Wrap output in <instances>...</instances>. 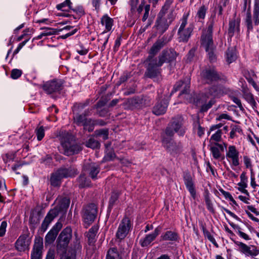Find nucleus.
Returning <instances> with one entry per match:
<instances>
[{
  "mask_svg": "<svg viewBox=\"0 0 259 259\" xmlns=\"http://www.w3.org/2000/svg\"><path fill=\"white\" fill-rule=\"evenodd\" d=\"M171 2L166 1L163 6L160 12L158 14L154 27L157 30V32L160 34H163L168 28L169 25L174 20L175 17L172 12H169L166 16L165 14L169 8Z\"/></svg>",
  "mask_w": 259,
  "mask_h": 259,
  "instance_id": "f257e3e1",
  "label": "nucleus"
},
{
  "mask_svg": "<svg viewBox=\"0 0 259 259\" xmlns=\"http://www.w3.org/2000/svg\"><path fill=\"white\" fill-rule=\"evenodd\" d=\"M144 63L146 68L145 77L155 79L161 76L162 69L160 67L162 65L156 57L149 55Z\"/></svg>",
  "mask_w": 259,
  "mask_h": 259,
  "instance_id": "f03ea898",
  "label": "nucleus"
},
{
  "mask_svg": "<svg viewBox=\"0 0 259 259\" xmlns=\"http://www.w3.org/2000/svg\"><path fill=\"white\" fill-rule=\"evenodd\" d=\"M61 143L64 149V154L69 156L77 154L82 148L80 145L76 144L71 136L67 132H62L60 134Z\"/></svg>",
  "mask_w": 259,
  "mask_h": 259,
  "instance_id": "7ed1b4c3",
  "label": "nucleus"
},
{
  "mask_svg": "<svg viewBox=\"0 0 259 259\" xmlns=\"http://www.w3.org/2000/svg\"><path fill=\"white\" fill-rule=\"evenodd\" d=\"M186 130V127L184 126L183 117L181 115H177L172 118L165 130L164 135L168 137H172L175 133H177L179 136L183 137L184 136Z\"/></svg>",
  "mask_w": 259,
  "mask_h": 259,
  "instance_id": "20e7f679",
  "label": "nucleus"
},
{
  "mask_svg": "<svg viewBox=\"0 0 259 259\" xmlns=\"http://www.w3.org/2000/svg\"><path fill=\"white\" fill-rule=\"evenodd\" d=\"M72 237V230L67 227L61 232L57 240V251L58 253L66 252V248Z\"/></svg>",
  "mask_w": 259,
  "mask_h": 259,
  "instance_id": "39448f33",
  "label": "nucleus"
},
{
  "mask_svg": "<svg viewBox=\"0 0 259 259\" xmlns=\"http://www.w3.org/2000/svg\"><path fill=\"white\" fill-rule=\"evenodd\" d=\"M215 15L212 17L206 29L202 30L200 37L201 45L204 48L214 46L212 39L213 28L215 23Z\"/></svg>",
  "mask_w": 259,
  "mask_h": 259,
  "instance_id": "423d86ee",
  "label": "nucleus"
},
{
  "mask_svg": "<svg viewBox=\"0 0 259 259\" xmlns=\"http://www.w3.org/2000/svg\"><path fill=\"white\" fill-rule=\"evenodd\" d=\"M162 143L163 147L171 154H178L182 151L183 146L181 142L177 143L165 135L162 136Z\"/></svg>",
  "mask_w": 259,
  "mask_h": 259,
  "instance_id": "0eeeda50",
  "label": "nucleus"
},
{
  "mask_svg": "<svg viewBox=\"0 0 259 259\" xmlns=\"http://www.w3.org/2000/svg\"><path fill=\"white\" fill-rule=\"evenodd\" d=\"M97 207L94 203H91L83 208L82 218L87 225L86 227H88L94 221L97 214Z\"/></svg>",
  "mask_w": 259,
  "mask_h": 259,
  "instance_id": "6e6552de",
  "label": "nucleus"
},
{
  "mask_svg": "<svg viewBox=\"0 0 259 259\" xmlns=\"http://www.w3.org/2000/svg\"><path fill=\"white\" fill-rule=\"evenodd\" d=\"M132 228L131 220L124 217L121 221L116 233V237L119 240L124 239Z\"/></svg>",
  "mask_w": 259,
  "mask_h": 259,
  "instance_id": "1a4fd4ad",
  "label": "nucleus"
},
{
  "mask_svg": "<svg viewBox=\"0 0 259 259\" xmlns=\"http://www.w3.org/2000/svg\"><path fill=\"white\" fill-rule=\"evenodd\" d=\"M202 81L205 83H212L221 79L220 74L213 68H207L200 73Z\"/></svg>",
  "mask_w": 259,
  "mask_h": 259,
  "instance_id": "9d476101",
  "label": "nucleus"
},
{
  "mask_svg": "<svg viewBox=\"0 0 259 259\" xmlns=\"http://www.w3.org/2000/svg\"><path fill=\"white\" fill-rule=\"evenodd\" d=\"M231 239L239 247V251L245 255L254 257L259 254V249L255 246H248L242 242L235 241L232 238Z\"/></svg>",
  "mask_w": 259,
  "mask_h": 259,
  "instance_id": "9b49d317",
  "label": "nucleus"
},
{
  "mask_svg": "<svg viewBox=\"0 0 259 259\" xmlns=\"http://www.w3.org/2000/svg\"><path fill=\"white\" fill-rule=\"evenodd\" d=\"M177 56L178 54L174 49H165L156 58L163 65L164 63H171L175 61Z\"/></svg>",
  "mask_w": 259,
  "mask_h": 259,
  "instance_id": "f8f14e48",
  "label": "nucleus"
},
{
  "mask_svg": "<svg viewBox=\"0 0 259 259\" xmlns=\"http://www.w3.org/2000/svg\"><path fill=\"white\" fill-rule=\"evenodd\" d=\"M63 83L61 80L53 79L46 82L42 88L48 94H52L62 90Z\"/></svg>",
  "mask_w": 259,
  "mask_h": 259,
  "instance_id": "ddd939ff",
  "label": "nucleus"
},
{
  "mask_svg": "<svg viewBox=\"0 0 259 259\" xmlns=\"http://www.w3.org/2000/svg\"><path fill=\"white\" fill-rule=\"evenodd\" d=\"M43 242L42 238L36 239L31 253V259H42Z\"/></svg>",
  "mask_w": 259,
  "mask_h": 259,
  "instance_id": "4468645a",
  "label": "nucleus"
},
{
  "mask_svg": "<svg viewBox=\"0 0 259 259\" xmlns=\"http://www.w3.org/2000/svg\"><path fill=\"white\" fill-rule=\"evenodd\" d=\"M62 228V224L60 222H57L46 235L45 243L48 244L53 243Z\"/></svg>",
  "mask_w": 259,
  "mask_h": 259,
  "instance_id": "2eb2a0df",
  "label": "nucleus"
},
{
  "mask_svg": "<svg viewBox=\"0 0 259 259\" xmlns=\"http://www.w3.org/2000/svg\"><path fill=\"white\" fill-rule=\"evenodd\" d=\"M239 152L235 146H229L226 152V157L231 160L232 164L235 166L239 165Z\"/></svg>",
  "mask_w": 259,
  "mask_h": 259,
  "instance_id": "dca6fc26",
  "label": "nucleus"
},
{
  "mask_svg": "<svg viewBox=\"0 0 259 259\" xmlns=\"http://www.w3.org/2000/svg\"><path fill=\"white\" fill-rule=\"evenodd\" d=\"M58 215V212L56 209H52L48 212L41 225V230L43 232L47 230L51 223Z\"/></svg>",
  "mask_w": 259,
  "mask_h": 259,
  "instance_id": "f3484780",
  "label": "nucleus"
},
{
  "mask_svg": "<svg viewBox=\"0 0 259 259\" xmlns=\"http://www.w3.org/2000/svg\"><path fill=\"white\" fill-rule=\"evenodd\" d=\"M168 106V102L166 99L158 101L153 107L152 112L156 115H160L165 113Z\"/></svg>",
  "mask_w": 259,
  "mask_h": 259,
  "instance_id": "a211bd4d",
  "label": "nucleus"
},
{
  "mask_svg": "<svg viewBox=\"0 0 259 259\" xmlns=\"http://www.w3.org/2000/svg\"><path fill=\"white\" fill-rule=\"evenodd\" d=\"M193 28L191 25H189L186 29H178V35L179 42H186L189 39Z\"/></svg>",
  "mask_w": 259,
  "mask_h": 259,
  "instance_id": "6ab92c4d",
  "label": "nucleus"
},
{
  "mask_svg": "<svg viewBox=\"0 0 259 259\" xmlns=\"http://www.w3.org/2000/svg\"><path fill=\"white\" fill-rule=\"evenodd\" d=\"M62 178L73 177L77 174V169L73 166L62 167L57 170Z\"/></svg>",
  "mask_w": 259,
  "mask_h": 259,
  "instance_id": "aec40b11",
  "label": "nucleus"
},
{
  "mask_svg": "<svg viewBox=\"0 0 259 259\" xmlns=\"http://www.w3.org/2000/svg\"><path fill=\"white\" fill-rule=\"evenodd\" d=\"M240 19H233L229 22L228 33L230 36H233L235 33H238L240 31Z\"/></svg>",
  "mask_w": 259,
  "mask_h": 259,
  "instance_id": "412c9836",
  "label": "nucleus"
},
{
  "mask_svg": "<svg viewBox=\"0 0 259 259\" xmlns=\"http://www.w3.org/2000/svg\"><path fill=\"white\" fill-rule=\"evenodd\" d=\"M184 179L187 189L188 190L193 198L195 199L196 196V191L190 175L189 174H186L184 177Z\"/></svg>",
  "mask_w": 259,
  "mask_h": 259,
  "instance_id": "4be33fe9",
  "label": "nucleus"
},
{
  "mask_svg": "<svg viewBox=\"0 0 259 259\" xmlns=\"http://www.w3.org/2000/svg\"><path fill=\"white\" fill-rule=\"evenodd\" d=\"M159 233L160 229L158 228H156L153 233L146 235L144 239L140 240V243L141 246L142 247L147 246L156 238Z\"/></svg>",
  "mask_w": 259,
  "mask_h": 259,
  "instance_id": "5701e85b",
  "label": "nucleus"
},
{
  "mask_svg": "<svg viewBox=\"0 0 259 259\" xmlns=\"http://www.w3.org/2000/svg\"><path fill=\"white\" fill-rule=\"evenodd\" d=\"M16 248L19 251H24L27 250L30 244L25 236H20L16 242Z\"/></svg>",
  "mask_w": 259,
  "mask_h": 259,
  "instance_id": "b1692460",
  "label": "nucleus"
},
{
  "mask_svg": "<svg viewBox=\"0 0 259 259\" xmlns=\"http://www.w3.org/2000/svg\"><path fill=\"white\" fill-rule=\"evenodd\" d=\"M165 39L162 37L157 39L151 48L149 54V55L154 56L158 53V52L165 45Z\"/></svg>",
  "mask_w": 259,
  "mask_h": 259,
  "instance_id": "393cba45",
  "label": "nucleus"
},
{
  "mask_svg": "<svg viewBox=\"0 0 259 259\" xmlns=\"http://www.w3.org/2000/svg\"><path fill=\"white\" fill-rule=\"evenodd\" d=\"M81 246L77 241L73 247L69 250L67 254H63L60 259H75L77 251H80Z\"/></svg>",
  "mask_w": 259,
  "mask_h": 259,
  "instance_id": "a878e982",
  "label": "nucleus"
},
{
  "mask_svg": "<svg viewBox=\"0 0 259 259\" xmlns=\"http://www.w3.org/2000/svg\"><path fill=\"white\" fill-rule=\"evenodd\" d=\"M221 92V90L219 86L216 85H212L205 89L204 95L207 98L211 97H216L219 95Z\"/></svg>",
  "mask_w": 259,
  "mask_h": 259,
  "instance_id": "bb28decb",
  "label": "nucleus"
},
{
  "mask_svg": "<svg viewBox=\"0 0 259 259\" xmlns=\"http://www.w3.org/2000/svg\"><path fill=\"white\" fill-rule=\"evenodd\" d=\"M86 170L88 171L89 176L93 180L97 179V176L99 173L100 168L98 164L92 163L87 166Z\"/></svg>",
  "mask_w": 259,
  "mask_h": 259,
  "instance_id": "cd10ccee",
  "label": "nucleus"
},
{
  "mask_svg": "<svg viewBox=\"0 0 259 259\" xmlns=\"http://www.w3.org/2000/svg\"><path fill=\"white\" fill-rule=\"evenodd\" d=\"M70 199L67 197H63L59 201L58 204L54 208L60 212L66 211L70 204Z\"/></svg>",
  "mask_w": 259,
  "mask_h": 259,
  "instance_id": "c85d7f7f",
  "label": "nucleus"
},
{
  "mask_svg": "<svg viewBox=\"0 0 259 259\" xmlns=\"http://www.w3.org/2000/svg\"><path fill=\"white\" fill-rule=\"evenodd\" d=\"M106 259H122V258L121 253L116 247H111L107 252Z\"/></svg>",
  "mask_w": 259,
  "mask_h": 259,
  "instance_id": "c756f323",
  "label": "nucleus"
},
{
  "mask_svg": "<svg viewBox=\"0 0 259 259\" xmlns=\"http://www.w3.org/2000/svg\"><path fill=\"white\" fill-rule=\"evenodd\" d=\"M101 23L103 26H105L106 32H107L111 30L113 25V20L107 15H105L101 18Z\"/></svg>",
  "mask_w": 259,
  "mask_h": 259,
  "instance_id": "7c9ffc66",
  "label": "nucleus"
},
{
  "mask_svg": "<svg viewBox=\"0 0 259 259\" xmlns=\"http://www.w3.org/2000/svg\"><path fill=\"white\" fill-rule=\"evenodd\" d=\"M187 79V82L185 83H184V82L182 81L177 82L174 87L175 91L176 92L178 91L180 88L184 84V89L182 90L181 94H187L188 93V90L190 88V79L189 77H188Z\"/></svg>",
  "mask_w": 259,
  "mask_h": 259,
  "instance_id": "2f4dec72",
  "label": "nucleus"
},
{
  "mask_svg": "<svg viewBox=\"0 0 259 259\" xmlns=\"http://www.w3.org/2000/svg\"><path fill=\"white\" fill-rule=\"evenodd\" d=\"M78 187L80 188L89 187L91 186V182L84 174H81L77 180Z\"/></svg>",
  "mask_w": 259,
  "mask_h": 259,
  "instance_id": "473e14b6",
  "label": "nucleus"
},
{
  "mask_svg": "<svg viewBox=\"0 0 259 259\" xmlns=\"http://www.w3.org/2000/svg\"><path fill=\"white\" fill-rule=\"evenodd\" d=\"M161 238L164 241H176L178 238V235L174 231H167L161 236Z\"/></svg>",
  "mask_w": 259,
  "mask_h": 259,
  "instance_id": "72a5a7b5",
  "label": "nucleus"
},
{
  "mask_svg": "<svg viewBox=\"0 0 259 259\" xmlns=\"http://www.w3.org/2000/svg\"><path fill=\"white\" fill-rule=\"evenodd\" d=\"M252 20L255 25L259 24V0H254Z\"/></svg>",
  "mask_w": 259,
  "mask_h": 259,
  "instance_id": "f704fd0d",
  "label": "nucleus"
},
{
  "mask_svg": "<svg viewBox=\"0 0 259 259\" xmlns=\"http://www.w3.org/2000/svg\"><path fill=\"white\" fill-rule=\"evenodd\" d=\"M241 181L238 184V185L240 187L238 190L243 193L248 194L247 191L245 189L247 187V178L245 175V173L242 172L240 175Z\"/></svg>",
  "mask_w": 259,
  "mask_h": 259,
  "instance_id": "c9c22d12",
  "label": "nucleus"
},
{
  "mask_svg": "<svg viewBox=\"0 0 259 259\" xmlns=\"http://www.w3.org/2000/svg\"><path fill=\"white\" fill-rule=\"evenodd\" d=\"M98 230V227L96 226H93L89 231L87 235L88 241L90 245L93 244L95 242V237Z\"/></svg>",
  "mask_w": 259,
  "mask_h": 259,
  "instance_id": "e433bc0d",
  "label": "nucleus"
},
{
  "mask_svg": "<svg viewBox=\"0 0 259 259\" xmlns=\"http://www.w3.org/2000/svg\"><path fill=\"white\" fill-rule=\"evenodd\" d=\"M245 24L247 27L248 32H249L253 30V24L250 6H249L247 10L246 15L245 18Z\"/></svg>",
  "mask_w": 259,
  "mask_h": 259,
  "instance_id": "4c0bfd02",
  "label": "nucleus"
},
{
  "mask_svg": "<svg viewBox=\"0 0 259 259\" xmlns=\"http://www.w3.org/2000/svg\"><path fill=\"white\" fill-rule=\"evenodd\" d=\"M143 99L140 97L133 98L128 100V104L133 108H142L143 106Z\"/></svg>",
  "mask_w": 259,
  "mask_h": 259,
  "instance_id": "58836bf2",
  "label": "nucleus"
},
{
  "mask_svg": "<svg viewBox=\"0 0 259 259\" xmlns=\"http://www.w3.org/2000/svg\"><path fill=\"white\" fill-rule=\"evenodd\" d=\"M90 100L87 99L84 102L75 103L72 107L73 113H79L80 111L90 104Z\"/></svg>",
  "mask_w": 259,
  "mask_h": 259,
  "instance_id": "ea45409f",
  "label": "nucleus"
},
{
  "mask_svg": "<svg viewBox=\"0 0 259 259\" xmlns=\"http://www.w3.org/2000/svg\"><path fill=\"white\" fill-rule=\"evenodd\" d=\"M237 58L236 51L233 48H229L226 52V60L229 64L234 61Z\"/></svg>",
  "mask_w": 259,
  "mask_h": 259,
  "instance_id": "a19ab883",
  "label": "nucleus"
},
{
  "mask_svg": "<svg viewBox=\"0 0 259 259\" xmlns=\"http://www.w3.org/2000/svg\"><path fill=\"white\" fill-rule=\"evenodd\" d=\"M215 49L214 46L205 48L208 58L210 62H214L217 60Z\"/></svg>",
  "mask_w": 259,
  "mask_h": 259,
  "instance_id": "79ce46f5",
  "label": "nucleus"
},
{
  "mask_svg": "<svg viewBox=\"0 0 259 259\" xmlns=\"http://www.w3.org/2000/svg\"><path fill=\"white\" fill-rule=\"evenodd\" d=\"M73 118L74 123L79 126L83 125L87 118L79 113H73Z\"/></svg>",
  "mask_w": 259,
  "mask_h": 259,
  "instance_id": "37998d69",
  "label": "nucleus"
},
{
  "mask_svg": "<svg viewBox=\"0 0 259 259\" xmlns=\"http://www.w3.org/2000/svg\"><path fill=\"white\" fill-rule=\"evenodd\" d=\"M63 178L61 177L60 175L58 174V172L57 170L54 173H53L51 175L50 179L51 185L53 186H59L60 184V181Z\"/></svg>",
  "mask_w": 259,
  "mask_h": 259,
  "instance_id": "c03bdc74",
  "label": "nucleus"
},
{
  "mask_svg": "<svg viewBox=\"0 0 259 259\" xmlns=\"http://www.w3.org/2000/svg\"><path fill=\"white\" fill-rule=\"evenodd\" d=\"M244 98L251 106L253 109L256 111L257 109V103L255 101L253 95L250 93H246L244 94Z\"/></svg>",
  "mask_w": 259,
  "mask_h": 259,
  "instance_id": "a18cd8bd",
  "label": "nucleus"
},
{
  "mask_svg": "<svg viewBox=\"0 0 259 259\" xmlns=\"http://www.w3.org/2000/svg\"><path fill=\"white\" fill-rule=\"evenodd\" d=\"M41 29H44V31L42 32L39 35H38L36 37L37 39H41L44 36L52 35L53 34H55L57 32V30L56 29L47 27L44 28H41Z\"/></svg>",
  "mask_w": 259,
  "mask_h": 259,
  "instance_id": "49530a36",
  "label": "nucleus"
},
{
  "mask_svg": "<svg viewBox=\"0 0 259 259\" xmlns=\"http://www.w3.org/2000/svg\"><path fill=\"white\" fill-rule=\"evenodd\" d=\"M106 33L107 32L104 31L99 35L98 40L102 44V47L101 48L102 51L105 49L106 45L109 37V34H107Z\"/></svg>",
  "mask_w": 259,
  "mask_h": 259,
  "instance_id": "de8ad7c7",
  "label": "nucleus"
},
{
  "mask_svg": "<svg viewBox=\"0 0 259 259\" xmlns=\"http://www.w3.org/2000/svg\"><path fill=\"white\" fill-rule=\"evenodd\" d=\"M207 10V7L205 5H202L199 8L196 16L198 21H201L205 18Z\"/></svg>",
  "mask_w": 259,
  "mask_h": 259,
  "instance_id": "09e8293b",
  "label": "nucleus"
},
{
  "mask_svg": "<svg viewBox=\"0 0 259 259\" xmlns=\"http://www.w3.org/2000/svg\"><path fill=\"white\" fill-rule=\"evenodd\" d=\"M95 125V120L91 118H87L83 126L84 129L88 130L89 132H91L94 130V126Z\"/></svg>",
  "mask_w": 259,
  "mask_h": 259,
  "instance_id": "8fccbe9b",
  "label": "nucleus"
},
{
  "mask_svg": "<svg viewBox=\"0 0 259 259\" xmlns=\"http://www.w3.org/2000/svg\"><path fill=\"white\" fill-rule=\"evenodd\" d=\"M230 225L234 229L237 230V233L240 237L245 240H249L250 239V238L247 234L241 231V228L238 225H235L234 224H231Z\"/></svg>",
  "mask_w": 259,
  "mask_h": 259,
  "instance_id": "3c124183",
  "label": "nucleus"
},
{
  "mask_svg": "<svg viewBox=\"0 0 259 259\" xmlns=\"http://www.w3.org/2000/svg\"><path fill=\"white\" fill-rule=\"evenodd\" d=\"M85 145L87 147L95 149L99 147L100 143L94 138H90L85 142Z\"/></svg>",
  "mask_w": 259,
  "mask_h": 259,
  "instance_id": "603ef678",
  "label": "nucleus"
},
{
  "mask_svg": "<svg viewBox=\"0 0 259 259\" xmlns=\"http://www.w3.org/2000/svg\"><path fill=\"white\" fill-rule=\"evenodd\" d=\"M197 49L196 47H193L188 52L186 56V62H191L195 60V52Z\"/></svg>",
  "mask_w": 259,
  "mask_h": 259,
  "instance_id": "864d4df0",
  "label": "nucleus"
},
{
  "mask_svg": "<svg viewBox=\"0 0 259 259\" xmlns=\"http://www.w3.org/2000/svg\"><path fill=\"white\" fill-rule=\"evenodd\" d=\"M35 133L38 141H41L45 136V128L43 126H37L35 130Z\"/></svg>",
  "mask_w": 259,
  "mask_h": 259,
  "instance_id": "5fc2aeb1",
  "label": "nucleus"
},
{
  "mask_svg": "<svg viewBox=\"0 0 259 259\" xmlns=\"http://www.w3.org/2000/svg\"><path fill=\"white\" fill-rule=\"evenodd\" d=\"M210 150L214 159H218L221 157V152L218 147L216 146H211Z\"/></svg>",
  "mask_w": 259,
  "mask_h": 259,
  "instance_id": "6e6d98bb",
  "label": "nucleus"
},
{
  "mask_svg": "<svg viewBox=\"0 0 259 259\" xmlns=\"http://www.w3.org/2000/svg\"><path fill=\"white\" fill-rule=\"evenodd\" d=\"M242 132L241 127L237 125H234L231 126V131L230 133V137L233 139L235 136L236 133H240Z\"/></svg>",
  "mask_w": 259,
  "mask_h": 259,
  "instance_id": "4d7b16f0",
  "label": "nucleus"
},
{
  "mask_svg": "<svg viewBox=\"0 0 259 259\" xmlns=\"http://www.w3.org/2000/svg\"><path fill=\"white\" fill-rule=\"evenodd\" d=\"M197 128V134L201 137L204 133V128L202 127L199 123V120L194 123V129Z\"/></svg>",
  "mask_w": 259,
  "mask_h": 259,
  "instance_id": "13d9d810",
  "label": "nucleus"
},
{
  "mask_svg": "<svg viewBox=\"0 0 259 259\" xmlns=\"http://www.w3.org/2000/svg\"><path fill=\"white\" fill-rule=\"evenodd\" d=\"M71 3L70 0H66L63 3L59 4L57 6L56 8L59 10L65 11V9H63V8L66 6L68 7V8H71Z\"/></svg>",
  "mask_w": 259,
  "mask_h": 259,
  "instance_id": "bf43d9fd",
  "label": "nucleus"
},
{
  "mask_svg": "<svg viewBox=\"0 0 259 259\" xmlns=\"http://www.w3.org/2000/svg\"><path fill=\"white\" fill-rule=\"evenodd\" d=\"M97 135L99 136H102L103 139L105 140L108 138V129H102L99 131H96Z\"/></svg>",
  "mask_w": 259,
  "mask_h": 259,
  "instance_id": "052dcab7",
  "label": "nucleus"
},
{
  "mask_svg": "<svg viewBox=\"0 0 259 259\" xmlns=\"http://www.w3.org/2000/svg\"><path fill=\"white\" fill-rule=\"evenodd\" d=\"M106 155L105 156V159L106 160L110 161L113 160L114 158H117L115 156V154L112 150L107 149L106 150Z\"/></svg>",
  "mask_w": 259,
  "mask_h": 259,
  "instance_id": "680f3d73",
  "label": "nucleus"
},
{
  "mask_svg": "<svg viewBox=\"0 0 259 259\" xmlns=\"http://www.w3.org/2000/svg\"><path fill=\"white\" fill-rule=\"evenodd\" d=\"M22 72L21 70L14 69L11 71V76L13 79H17L22 75Z\"/></svg>",
  "mask_w": 259,
  "mask_h": 259,
  "instance_id": "e2e57ef3",
  "label": "nucleus"
},
{
  "mask_svg": "<svg viewBox=\"0 0 259 259\" xmlns=\"http://www.w3.org/2000/svg\"><path fill=\"white\" fill-rule=\"evenodd\" d=\"M243 161L246 168H249L251 171H252V165L250 158L247 156L243 157Z\"/></svg>",
  "mask_w": 259,
  "mask_h": 259,
  "instance_id": "0e129e2a",
  "label": "nucleus"
},
{
  "mask_svg": "<svg viewBox=\"0 0 259 259\" xmlns=\"http://www.w3.org/2000/svg\"><path fill=\"white\" fill-rule=\"evenodd\" d=\"M118 194L117 193H113L109 200V206L112 207L116 201L118 200Z\"/></svg>",
  "mask_w": 259,
  "mask_h": 259,
  "instance_id": "69168bd1",
  "label": "nucleus"
},
{
  "mask_svg": "<svg viewBox=\"0 0 259 259\" xmlns=\"http://www.w3.org/2000/svg\"><path fill=\"white\" fill-rule=\"evenodd\" d=\"M202 229L203 234L205 237H206L210 241H214L213 237L211 235L210 232L206 230L204 226H202Z\"/></svg>",
  "mask_w": 259,
  "mask_h": 259,
  "instance_id": "338daca9",
  "label": "nucleus"
},
{
  "mask_svg": "<svg viewBox=\"0 0 259 259\" xmlns=\"http://www.w3.org/2000/svg\"><path fill=\"white\" fill-rule=\"evenodd\" d=\"M222 131L218 130L215 134L212 135L211 137V140H212L215 142H219L221 139Z\"/></svg>",
  "mask_w": 259,
  "mask_h": 259,
  "instance_id": "774afa93",
  "label": "nucleus"
}]
</instances>
